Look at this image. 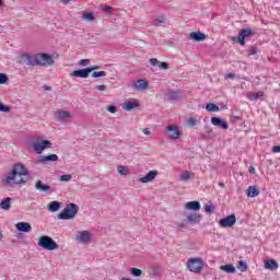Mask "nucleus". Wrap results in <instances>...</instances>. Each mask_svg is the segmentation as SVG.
<instances>
[{"instance_id": "1", "label": "nucleus", "mask_w": 280, "mask_h": 280, "mask_svg": "<svg viewBox=\"0 0 280 280\" xmlns=\"http://www.w3.org/2000/svg\"><path fill=\"white\" fill-rule=\"evenodd\" d=\"M30 180V173L23 164H15L10 173L2 177V184L10 185H23Z\"/></svg>"}, {"instance_id": "2", "label": "nucleus", "mask_w": 280, "mask_h": 280, "mask_svg": "<svg viewBox=\"0 0 280 280\" xmlns=\"http://www.w3.org/2000/svg\"><path fill=\"white\" fill-rule=\"evenodd\" d=\"M80 208L75 203H69L61 213L58 214L59 220H73L74 215H78Z\"/></svg>"}, {"instance_id": "3", "label": "nucleus", "mask_w": 280, "mask_h": 280, "mask_svg": "<svg viewBox=\"0 0 280 280\" xmlns=\"http://www.w3.org/2000/svg\"><path fill=\"white\" fill-rule=\"evenodd\" d=\"M40 248H45L46 250H56L58 249V243L54 241V238L49 236H40L37 242Z\"/></svg>"}, {"instance_id": "4", "label": "nucleus", "mask_w": 280, "mask_h": 280, "mask_svg": "<svg viewBox=\"0 0 280 280\" xmlns=\"http://www.w3.org/2000/svg\"><path fill=\"white\" fill-rule=\"evenodd\" d=\"M54 62V57L49 54L35 55V65H38L39 67H51Z\"/></svg>"}, {"instance_id": "5", "label": "nucleus", "mask_w": 280, "mask_h": 280, "mask_svg": "<svg viewBox=\"0 0 280 280\" xmlns=\"http://www.w3.org/2000/svg\"><path fill=\"white\" fill-rule=\"evenodd\" d=\"M187 268L190 272H200L205 268V261L200 258H190L187 261Z\"/></svg>"}, {"instance_id": "6", "label": "nucleus", "mask_w": 280, "mask_h": 280, "mask_svg": "<svg viewBox=\"0 0 280 280\" xmlns=\"http://www.w3.org/2000/svg\"><path fill=\"white\" fill-rule=\"evenodd\" d=\"M32 147L34 149V152L36 154H43L44 150H47V148H51V141L49 140H37L32 143Z\"/></svg>"}, {"instance_id": "7", "label": "nucleus", "mask_w": 280, "mask_h": 280, "mask_svg": "<svg viewBox=\"0 0 280 280\" xmlns=\"http://www.w3.org/2000/svg\"><path fill=\"white\" fill-rule=\"evenodd\" d=\"M237 222V219L235 218V214L228 215L219 221L220 226L222 229H231V226H234V224Z\"/></svg>"}, {"instance_id": "8", "label": "nucleus", "mask_w": 280, "mask_h": 280, "mask_svg": "<svg viewBox=\"0 0 280 280\" xmlns=\"http://www.w3.org/2000/svg\"><path fill=\"white\" fill-rule=\"evenodd\" d=\"M252 34H253V30L250 28H243L240 31L237 40L242 47L246 45V38L250 37Z\"/></svg>"}, {"instance_id": "9", "label": "nucleus", "mask_w": 280, "mask_h": 280, "mask_svg": "<svg viewBox=\"0 0 280 280\" xmlns=\"http://www.w3.org/2000/svg\"><path fill=\"white\" fill-rule=\"evenodd\" d=\"M75 240L80 244H89V242H91V232H89V231H80L75 235Z\"/></svg>"}, {"instance_id": "10", "label": "nucleus", "mask_w": 280, "mask_h": 280, "mask_svg": "<svg viewBox=\"0 0 280 280\" xmlns=\"http://www.w3.org/2000/svg\"><path fill=\"white\" fill-rule=\"evenodd\" d=\"M211 125L220 128L221 130H229V122L220 117H212Z\"/></svg>"}, {"instance_id": "11", "label": "nucleus", "mask_w": 280, "mask_h": 280, "mask_svg": "<svg viewBox=\"0 0 280 280\" xmlns=\"http://www.w3.org/2000/svg\"><path fill=\"white\" fill-rule=\"evenodd\" d=\"M166 130L168 131V137L171 139H179L180 138V129L176 125H170L166 127Z\"/></svg>"}, {"instance_id": "12", "label": "nucleus", "mask_w": 280, "mask_h": 280, "mask_svg": "<svg viewBox=\"0 0 280 280\" xmlns=\"http://www.w3.org/2000/svg\"><path fill=\"white\" fill-rule=\"evenodd\" d=\"M159 176V171H150L145 176L140 177L138 183H152Z\"/></svg>"}, {"instance_id": "13", "label": "nucleus", "mask_w": 280, "mask_h": 280, "mask_svg": "<svg viewBox=\"0 0 280 280\" xmlns=\"http://www.w3.org/2000/svg\"><path fill=\"white\" fill-rule=\"evenodd\" d=\"M89 73H91V69H81V70H74L70 73L71 78H88Z\"/></svg>"}, {"instance_id": "14", "label": "nucleus", "mask_w": 280, "mask_h": 280, "mask_svg": "<svg viewBox=\"0 0 280 280\" xmlns=\"http://www.w3.org/2000/svg\"><path fill=\"white\" fill-rule=\"evenodd\" d=\"M190 40H195L196 43H200L202 40H207V35L201 32H191L189 34Z\"/></svg>"}, {"instance_id": "15", "label": "nucleus", "mask_w": 280, "mask_h": 280, "mask_svg": "<svg viewBox=\"0 0 280 280\" xmlns=\"http://www.w3.org/2000/svg\"><path fill=\"white\" fill-rule=\"evenodd\" d=\"M56 119H59V121H67V119H71V113L67 110H58L55 113Z\"/></svg>"}, {"instance_id": "16", "label": "nucleus", "mask_w": 280, "mask_h": 280, "mask_svg": "<svg viewBox=\"0 0 280 280\" xmlns=\"http://www.w3.org/2000/svg\"><path fill=\"white\" fill-rule=\"evenodd\" d=\"M21 62L24 65H31L32 67L36 66V57L32 58L30 54H23L21 56Z\"/></svg>"}, {"instance_id": "17", "label": "nucleus", "mask_w": 280, "mask_h": 280, "mask_svg": "<svg viewBox=\"0 0 280 280\" xmlns=\"http://www.w3.org/2000/svg\"><path fill=\"white\" fill-rule=\"evenodd\" d=\"M15 229H18V231H21L22 233H31L32 225L27 222H19L16 223Z\"/></svg>"}, {"instance_id": "18", "label": "nucleus", "mask_w": 280, "mask_h": 280, "mask_svg": "<svg viewBox=\"0 0 280 280\" xmlns=\"http://www.w3.org/2000/svg\"><path fill=\"white\" fill-rule=\"evenodd\" d=\"M185 209L187 211H200V202L199 201H189L185 203Z\"/></svg>"}, {"instance_id": "19", "label": "nucleus", "mask_w": 280, "mask_h": 280, "mask_svg": "<svg viewBox=\"0 0 280 280\" xmlns=\"http://www.w3.org/2000/svg\"><path fill=\"white\" fill-rule=\"evenodd\" d=\"M49 161H51V162L58 161V155L57 154H50V155L40 156V158L37 159V163H49Z\"/></svg>"}, {"instance_id": "20", "label": "nucleus", "mask_w": 280, "mask_h": 280, "mask_svg": "<svg viewBox=\"0 0 280 280\" xmlns=\"http://www.w3.org/2000/svg\"><path fill=\"white\" fill-rule=\"evenodd\" d=\"M133 86L137 89V91H145V89L149 86V83L145 80H138L133 83Z\"/></svg>"}, {"instance_id": "21", "label": "nucleus", "mask_w": 280, "mask_h": 280, "mask_svg": "<svg viewBox=\"0 0 280 280\" xmlns=\"http://www.w3.org/2000/svg\"><path fill=\"white\" fill-rule=\"evenodd\" d=\"M247 97L250 100V102H255L264 97V92H248Z\"/></svg>"}, {"instance_id": "22", "label": "nucleus", "mask_w": 280, "mask_h": 280, "mask_svg": "<svg viewBox=\"0 0 280 280\" xmlns=\"http://www.w3.org/2000/svg\"><path fill=\"white\" fill-rule=\"evenodd\" d=\"M35 188L38 189V191H49V189H51L49 185L43 184L42 180L35 183Z\"/></svg>"}, {"instance_id": "23", "label": "nucleus", "mask_w": 280, "mask_h": 280, "mask_svg": "<svg viewBox=\"0 0 280 280\" xmlns=\"http://www.w3.org/2000/svg\"><path fill=\"white\" fill-rule=\"evenodd\" d=\"M248 198H257L259 196V190L255 186H249L247 189Z\"/></svg>"}, {"instance_id": "24", "label": "nucleus", "mask_w": 280, "mask_h": 280, "mask_svg": "<svg viewBox=\"0 0 280 280\" xmlns=\"http://www.w3.org/2000/svg\"><path fill=\"white\" fill-rule=\"evenodd\" d=\"M138 106L139 103L130 101L122 104L124 110H132V108H137Z\"/></svg>"}, {"instance_id": "25", "label": "nucleus", "mask_w": 280, "mask_h": 280, "mask_svg": "<svg viewBox=\"0 0 280 280\" xmlns=\"http://www.w3.org/2000/svg\"><path fill=\"white\" fill-rule=\"evenodd\" d=\"M265 268L267 270H277V268H279V264L276 260H269L265 262Z\"/></svg>"}, {"instance_id": "26", "label": "nucleus", "mask_w": 280, "mask_h": 280, "mask_svg": "<svg viewBox=\"0 0 280 280\" xmlns=\"http://www.w3.org/2000/svg\"><path fill=\"white\" fill-rule=\"evenodd\" d=\"M11 200H12V198H10V197L2 200L1 203H0V209H3L4 211H10Z\"/></svg>"}, {"instance_id": "27", "label": "nucleus", "mask_w": 280, "mask_h": 280, "mask_svg": "<svg viewBox=\"0 0 280 280\" xmlns=\"http://www.w3.org/2000/svg\"><path fill=\"white\" fill-rule=\"evenodd\" d=\"M221 270H223V272H228L229 275H234L235 267L233 265H231V264L223 265V266H221Z\"/></svg>"}, {"instance_id": "28", "label": "nucleus", "mask_w": 280, "mask_h": 280, "mask_svg": "<svg viewBox=\"0 0 280 280\" xmlns=\"http://www.w3.org/2000/svg\"><path fill=\"white\" fill-rule=\"evenodd\" d=\"M82 19H84V21L93 23V21H95V15L93 14V12H83Z\"/></svg>"}, {"instance_id": "29", "label": "nucleus", "mask_w": 280, "mask_h": 280, "mask_svg": "<svg viewBox=\"0 0 280 280\" xmlns=\"http://www.w3.org/2000/svg\"><path fill=\"white\" fill-rule=\"evenodd\" d=\"M58 209H60V202H58V201H51L48 205V211L56 212V211H58Z\"/></svg>"}, {"instance_id": "30", "label": "nucleus", "mask_w": 280, "mask_h": 280, "mask_svg": "<svg viewBox=\"0 0 280 280\" xmlns=\"http://www.w3.org/2000/svg\"><path fill=\"white\" fill-rule=\"evenodd\" d=\"M117 172L118 174H121V176H128V174H130V170L128 168V166H118L117 167Z\"/></svg>"}, {"instance_id": "31", "label": "nucleus", "mask_w": 280, "mask_h": 280, "mask_svg": "<svg viewBox=\"0 0 280 280\" xmlns=\"http://www.w3.org/2000/svg\"><path fill=\"white\" fill-rule=\"evenodd\" d=\"M167 97L168 100H180L182 95L180 92L170 91L167 92Z\"/></svg>"}, {"instance_id": "32", "label": "nucleus", "mask_w": 280, "mask_h": 280, "mask_svg": "<svg viewBox=\"0 0 280 280\" xmlns=\"http://www.w3.org/2000/svg\"><path fill=\"white\" fill-rule=\"evenodd\" d=\"M189 178H194V173L186 171L180 174V179L182 180H189Z\"/></svg>"}, {"instance_id": "33", "label": "nucleus", "mask_w": 280, "mask_h": 280, "mask_svg": "<svg viewBox=\"0 0 280 280\" xmlns=\"http://www.w3.org/2000/svg\"><path fill=\"white\" fill-rule=\"evenodd\" d=\"M188 222H200V215L199 214H190L188 215Z\"/></svg>"}, {"instance_id": "34", "label": "nucleus", "mask_w": 280, "mask_h": 280, "mask_svg": "<svg viewBox=\"0 0 280 280\" xmlns=\"http://www.w3.org/2000/svg\"><path fill=\"white\" fill-rule=\"evenodd\" d=\"M161 23H165V16L163 15L159 16L153 21V25H155V27H158V25H161Z\"/></svg>"}, {"instance_id": "35", "label": "nucleus", "mask_w": 280, "mask_h": 280, "mask_svg": "<svg viewBox=\"0 0 280 280\" xmlns=\"http://www.w3.org/2000/svg\"><path fill=\"white\" fill-rule=\"evenodd\" d=\"M131 275H133V277H141V275H143V271H141V269L138 268H131Z\"/></svg>"}, {"instance_id": "36", "label": "nucleus", "mask_w": 280, "mask_h": 280, "mask_svg": "<svg viewBox=\"0 0 280 280\" xmlns=\"http://www.w3.org/2000/svg\"><path fill=\"white\" fill-rule=\"evenodd\" d=\"M106 71L93 72L92 78H105Z\"/></svg>"}, {"instance_id": "37", "label": "nucleus", "mask_w": 280, "mask_h": 280, "mask_svg": "<svg viewBox=\"0 0 280 280\" xmlns=\"http://www.w3.org/2000/svg\"><path fill=\"white\" fill-rule=\"evenodd\" d=\"M238 268H241L242 272H246V270H248V266H246V262L244 261H238Z\"/></svg>"}, {"instance_id": "38", "label": "nucleus", "mask_w": 280, "mask_h": 280, "mask_svg": "<svg viewBox=\"0 0 280 280\" xmlns=\"http://www.w3.org/2000/svg\"><path fill=\"white\" fill-rule=\"evenodd\" d=\"M72 176L71 175H61L59 180H61V183H69V180H71Z\"/></svg>"}, {"instance_id": "39", "label": "nucleus", "mask_w": 280, "mask_h": 280, "mask_svg": "<svg viewBox=\"0 0 280 280\" xmlns=\"http://www.w3.org/2000/svg\"><path fill=\"white\" fill-rule=\"evenodd\" d=\"M0 113H10V107L0 103Z\"/></svg>"}, {"instance_id": "40", "label": "nucleus", "mask_w": 280, "mask_h": 280, "mask_svg": "<svg viewBox=\"0 0 280 280\" xmlns=\"http://www.w3.org/2000/svg\"><path fill=\"white\" fill-rule=\"evenodd\" d=\"M159 69L167 70V69H170V63H167L165 61H163V62L160 61Z\"/></svg>"}, {"instance_id": "41", "label": "nucleus", "mask_w": 280, "mask_h": 280, "mask_svg": "<svg viewBox=\"0 0 280 280\" xmlns=\"http://www.w3.org/2000/svg\"><path fill=\"white\" fill-rule=\"evenodd\" d=\"M8 82V75L0 73V84H5Z\"/></svg>"}, {"instance_id": "42", "label": "nucleus", "mask_w": 280, "mask_h": 280, "mask_svg": "<svg viewBox=\"0 0 280 280\" xmlns=\"http://www.w3.org/2000/svg\"><path fill=\"white\" fill-rule=\"evenodd\" d=\"M90 62L89 59H82L79 61V65H81V67H89Z\"/></svg>"}, {"instance_id": "43", "label": "nucleus", "mask_w": 280, "mask_h": 280, "mask_svg": "<svg viewBox=\"0 0 280 280\" xmlns=\"http://www.w3.org/2000/svg\"><path fill=\"white\" fill-rule=\"evenodd\" d=\"M187 124H188V126L194 127V126H196V124H198V120L196 118H189L187 120Z\"/></svg>"}, {"instance_id": "44", "label": "nucleus", "mask_w": 280, "mask_h": 280, "mask_svg": "<svg viewBox=\"0 0 280 280\" xmlns=\"http://www.w3.org/2000/svg\"><path fill=\"white\" fill-rule=\"evenodd\" d=\"M248 55H249V56H255V55H257V48H255V46H252V47L248 49Z\"/></svg>"}, {"instance_id": "45", "label": "nucleus", "mask_w": 280, "mask_h": 280, "mask_svg": "<svg viewBox=\"0 0 280 280\" xmlns=\"http://www.w3.org/2000/svg\"><path fill=\"white\" fill-rule=\"evenodd\" d=\"M150 65H152L153 67H156V65H160V61L156 58H151Z\"/></svg>"}, {"instance_id": "46", "label": "nucleus", "mask_w": 280, "mask_h": 280, "mask_svg": "<svg viewBox=\"0 0 280 280\" xmlns=\"http://www.w3.org/2000/svg\"><path fill=\"white\" fill-rule=\"evenodd\" d=\"M218 110H220V107L212 103L211 104V113H218Z\"/></svg>"}, {"instance_id": "47", "label": "nucleus", "mask_w": 280, "mask_h": 280, "mask_svg": "<svg viewBox=\"0 0 280 280\" xmlns=\"http://www.w3.org/2000/svg\"><path fill=\"white\" fill-rule=\"evenodd\" d=\"M107 110H108L109 113H112V114H115V113H117V107H116V106H108V107H107Z\"/></svg>"}, {"instance_id": "48", "label": "nucleus", "mask_w": 280, "mask_h": 280, "mask_svg": "<svg viewBox=\"0 0 280 280\" xmlns=\"http://www.w3.org/2000/svg\"><path fill=\"white\" fill-rule=\"evenodd\" d=\"M271 152H273L275 154L279 153L280 152V145L272 147Z\"/></svg>"}, {"instance_id": "49", "label": "nucleus", "mask_w": 280, "mask_h": 280, "mask_svg": "<svg viewBox=\"0 0 280 280\" xmlns=\"http://www.w3.org/2000/svg\"><path fill=\"white\" fill-rule=\"evenodd\" d=\"M103 12H107L110 14V12H113V7H104Z\"/></svg>"}, {"instance_id": "50", "label": "nucleus", "mask_w": 280, "mask_h": 280, "mask_svg": "<svg viewBox=\"0 0 280 280\" xmlns=\"http://www.w3.org/2000/svg\"><path fill=\"white\" fill-rule=\"evenodd\" d=\"M97 91H106L108 88L104 84L96 86Z\"/></svg>"}, {"instance_id": "51", "label": "nucleus", "mask_w": 280, "mask_h": 280, "mask_svg": "<svg viewBox=\"0 0 280 280\" xmlns=\"http://www.w3.org/2000/svg\"><path fill=\"white\" fill-rule=\"evenodd\" d=\"M225 78H226L228 80H233V78H235V73L230 72V73H228V74L225 75Z\"/></svg>"}, {"instance_id": "52", "label": "nucleus", "mask_w": 280, "mask_h": 280, "mask_svg": "<svg viewBox=\"0 0 280 280\" xmlns=\"http://www.w3.org/2000/svg\"><path fill=\"white\" fill-rule=\"evenodd\" d=\"M205 211H207V213H211V206L207 205L205 207Z\"/></svg>"}, {"instance_id": "53", "label": "nucleus", "mask_w": 280, "mask_h": 280, "mask_svg": "<svg viewBox=\"0 0 280 280\" xmlns=\"http://www.w3.org/2000/svg\"><path fill=\"white\" fill-rule=\"evenodd\" d=\"M88 69H91V73H92V71H95V70L100 69V67L98 66H94V67H89Z\"/></svg>"}, {"instance_id": "54", "label": "nucleus", "mask_w": 280, "mask_h": 280, "mask_svg": "<svg viewBox=\"0 0 280 280\" xmlns=\"http://www.w3.org/2000/svg\"><path fill=\"white\" fill-rule=\"evenodd\" d=\"M142 132L144 133V135H151V132H150V130L148 129V128H144V129H142Z\"/></svg>"}, {"instance_id": "55", "label": "nucleus", "mask_w": 280, "mask_h": 280, "mask_svg": "<svg viewBox=\"0 0 280 280\" xmlns=\"http://www.w3.org/2000/svg\"><path fill=\"white\" fill-rule=\"evenodd\" d=\"M206 109L209 110V113H211V103L207 104Z\"/></svg>"}, {"instance_id": "56", "label": "nucleus", "mask_w": 280, "mask_h": 280, "mask_svg": "<svg viewBox=\"0 0 280 280\" xmlns=\"http://www.w3.org/2000/svg\"><path fill=\"white\" fill-rule=\"evenodd\" d=\"M255 172H256V171H255V167L250 166V167H249V174H255Z\"/></svg>"}, {"instance_id": "57", "label": "nucleus", "mask_w": 280, "mask_h": 280, "mask_svg": "<svg viewBox=\"0 0 280 280\" xmlns=\"http://www.w3.org/2000/svg\"><path fill=\"white\" fill-rule=\"evenodd\" d=\"M70 1L71 0H61V3H63V5H67V4H69Z\"/></svg>"}, {"instance_id": "58", "label": "nucleus", "mask_w": 280, "mask_h": 280, "mask_svg": "<svg viewBox=\"0 0 280 280\" xmlns=\"http://www.w3.org/2000/svg\"><path fill=\"white\" fill-rule=\"evenodd\" d=\"M3 5V0H0V7Z\"/></svg>"}, {"instance_id": "59", "label": "nucleus", "mask_w": 280, "mask_h": 280, "mask_svg": "<svg viewBox=\"0 0 280 280\" xmlns=\"http://www.w3.org/2000/svg\"><path fill=\"white\" fill-rule=\"evenodd\" d=\"M220 186H221V187H224V183H220Z\"/></svg>"}, {"instance_id": "60", "label": "nucleus", "mask_w": 280, "mask_h": 280, "mask_svg": "<svg viewBox=\"0 0 280 280\" xmlns=\"http://www.w3.org/2000/svg\"><path fill=\"white\" fill-rule=\"evenodd\" d=\"M47 91H51V88H46Z\"/></svg>"}, {"instance_id": "61", "label": "nucleus", "mask_w": 280, "mask_h": 280, "mask_svg": "<svg viewBox=\"0 0 280 280\" xmlns=\"http://www.w3.org/2000/svg\"><path fill=\"white\" fill-rule=\"evenodd\" d=\"M1 237H3V234H1V232H0V240H1Z\"/></svg>"}]
</instances>
